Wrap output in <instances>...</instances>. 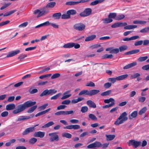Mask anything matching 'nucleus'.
<instances>
[{
    "label": "nucleus",
    "mask_w": 149,
    "mask_h": 149,
    "mask_svg": "<svg viewBox=\"0 0 149 149\" xmlns=\"http://www.w3.org/2000/svg\"><path fill=\"white\" fill-rule=\"evenodd\" d=\"M35 128L34 127H30L26 129L23 132V135H26L30 132H32L35 131Z\"/></svg>",
    "instance_id": "15"
},
{
    "label": "nucleus",
    "mask_w": 149,
    "mask_h": 149,
    "mask_svg": "<svg viewBox=\"0 0 149 149\" xmlns=\"http://www.w3.org/2000/svg\"><path fill=\"white\" fill-rule=\"evenodd\" d=\"M62 136L63 137L66 138L68 139H70L72 137V135L69 133L63 132L62 134Z\"/></svg>",
    "instance_id": "27"
},
{
    "label": "nucleus",
    "mask_w": 149,
    "mask_h": 149,
    "mask_svg": "<svg viewBox=\"0 0 149 149\" xmlns=\"http://www.w3.org/2000/svg\"><path fill=\"white\" fill-rule=\"evenodd\" d=\"M54 124V123L53 121H50L47 124H45L42 127V128H44L49 127Z\"/></svg>",
    "instance_id": "24"
},
{
    "label": "nucleus",
    "mask_w": 149,
    "mask_h": 149,
    "mask_svg": "<svg viewBox=\"0 0 149 149\" xmlns=\"http://www.w3.org/2000/svg\"><path fill=\"white\" fill-rule=\"evenodd\" d=\"M57 92V90L55 89H51L49 90L46 89L43 91L40 94V97H42L48 95H52L55 94Z\"/></svg>",
    "instance_id": "4"
},
{
    "label": "nucleus",
    "mask_w": 149,
    "mask_h": 149,
    "mask_svg": "<svg viewBox=\"0 0 149 149\" xmlns=\"http://www.w3.org/2000/svg\"><path fill=\"white\" fill-rule=\"evenodd\" d=\"M16 11V10H12L11 11L7 12L6 13H5V14L3 15L4 17L7 16L9 15H10L14 13Z\"/></svg>",
    "instance_id": "43"
},
{
    "label": "nucleus",
    "mask_w": 149,
    "mask_h": 149,
    "mask_svg": "<svg viewBox=\"0 0 149 149\" xmlns=\"http://www.w3.org/2000/svg\"><path fill=\"white\" fill-rule=\"evenodd\" d=\"M106 136L107 141H111L115 138V135L111 134L106 135Z\"/></svg>",
    "instance_id": "28"
},
{
    "label": "nucleus",
    "mask_w": 149,
    "mask_h": 149,
    "mask_svg": "<svg viewBox=\"0 0 149 149\" xmlns=\"http://www.w3.org/2000/svg\"><path fill=\"white\" fill-rule=\"evenodd\" d=\"M88 117L89 118L93 120H96L97 119L96 116L93 114H89Z\"/></svg>",
    "instance_id": "47"
},
{
    "label": "nucleus",
    "mask_w": 149,
    "mask_h": 149,
    "mask_svg": "<svg viewBox=\"0 0 149 149\" xmlns=\"http://www.w3.org/2000/svg\"><path fill=\"white\" fill-rule=\"evenodd\" d=\"M37 105L34 106L30 108L27 111V112L28 113H31L34 111L37 108Z\"/></svg>",
    "instance_id": "38"
},
{
    "label": "nucleus",
    "mask_w": 149,
    "mask_h": 149,
    "mask_svg": "<svg viewBox=\"0 0 149 149\" xmlns=\"http://www.w3.org/2000/svg\"><path fill=\"white\" fill-rule=\"evenodd\" d=\"M80 128V126L79 125H67L64 127L65 129H67L69 130L74 129L77 130Z\"/></svg>",
    "instance_id": "12"
},
{
    "label": "nucleus",
    "mask_w": 149,
    "mask_h": 149,
    "mask_svg": "<svg viewBox=\"0 0 149 149\" xmlns=\"http://www.w3.org/2000/svg\"><path fill=\"white\" fill-rule=\"evenodd\" d=\"M146 98L144 97H140L138 98V101L140 102H143L146 100Z\"/></svg>",
    "instance_id": "60"
},
{
    "label": "nucleus",
    "mask_w": 149,
    "mask_h": 149,
    "mask_svg": "<svg viewBox=\"0 0 149 149\" xmlns=\"http://www.w3.org/2000/svg\"><path fill=\"white\" fill-rule=\"evenodd\" d=\"M100 92L98 90L93 89L89 91V96H91L98 93Z\"/></svg>",
    "instance_id": "22"
},
{
    "label": "nucleus",
    "mask_w": 149,
    "mask_h": 149,
    "mask_svg": "<svg viewBox=\"0 0 149 149\" xmlns=\"http://www.w3.org/2000/svg\"><path fill=\"white\" fill-rule=\"evenodd\" d=\"M8 112L7 111H5L2 112L1 114V116L2 117H5L8 116Z\"/></svg>",
    "instance_id": "63"
},
{
    "label": "nucleus",
    "mask_w": 149,
    "mask_h": 149,
    "mask_svg": "<svg viewBox=\"0 0 149 149\" xmlns=\"http://www.w3.org/2000/svg\"><path fill=\"white\" fill-rule=\"evenodd\" d=\"M113 20L110 18H106L103 20V22L105 24H108L112 22Z\"/></svg>",
    "instance_id": "40"
},
{
    "label": "nucleus",
    "mask_w": 149,
    "mask_h": 149,
    "mask_svg": "<svg viewBox=\"0 0 149 149\" xmlns=\"http://www.w3.org/2000/svg\"><path fill=\"white\" fill-rule=\"evenodd\" d=\"M37 140L36 138H33L29 140V142L31 144H33L37 141Z\"/></svg>",
    "instance_id": "48"
},
{
    "label": "nucleus",
    "mask_w": 149,
    "mask_h": 149,
    "mask_svg": "<svg viewBox=\"0 0 149 149\" xmlns=\"http://www.w3.org/2000/svg\"><path fill=\"white\" fill-rule=\"evenodd\" d=\"M56 5V3L54 2H52L48 3L47 5V7L49 8H53Z\"/></svg>",
    "instance_id": "41"
},
{
    "label": "nucleus",
    "mask_w": 149,
    "mask_h": 149,
    "mask_svg": "<svg viewBox=\"0 0 149 149\" xmlns=\"http://www.w3.org/2000/svg\"><path fill=\"white\" fill-rule=\"evenodd\" d=\"M133 23L135 24H144L146 23V22L145 21L136 20L134 21Z\"/></svg>",
    "instance_id": "26"
},
{
    "label": "nucleus",
    "mask_w": 149,
    "mask_h": 149,
    "mask_svg": "<svg viewBox=\"0 0 149 149\" xmlns=\"http://www.w3.org/2000/svg\"><path fill=\"white\" fill-rule=\"evenodd\" d=\"M70 16L67 14V12L66 13L63 14L61 16V18L62 19H68L70 18Z\"/></svg>",
    "instance_id": "36"
},
{
    "label": "nucleus",
    "mask_w": 149,
    "mask_h": 149,
    "mask_svg": "<svg viewBox=\"0 0 149 149\" xmlns=\"http://www.w3.org/2000/svg\"><path fill=\"white\" fill-rule=\"evenodd\" d=\"M128 76V75L127 74L120 75L116 77V79L118 81L123 80L127 78Z\"/></svg>",
    "instance_id": "25"
},
{
    "label": "nucleus",
    "mask_w": 149,
    "mask_h": 149,
    "mask_svg": "<svg viewBox=\"0 0 149 149\" xmlns=\"http://www.w3.org/2000/svg\"><path fill=\"white\" fill-rule=\"evenodd\" d=\"M85 28V25L81 23L75 24L73 26V28L74 29L80 31L84 30Z\"/></svg>",
    "instance_id": "6"
},
{
    "label": "nucleus",
    "mask_w": 149,
    "mask_h": 149,
    "mask_svg": "<svg viewBox=\"0 0 149 149\" xmlns=\"http://www.w3.org/2000/svg\"><path fill=\"white\" fill-rule=\"evenodd\" d=\"M125 17V16L123 14H119L117 15H116L115 20H120L124 19Z\"/></svg>",
    "instance_id": "35"
},
{
    "label": "nucleus",
    "mask_w": 149,
    "mask_h": 149,
    "mask_svg": "<svg viewBox=\"0 0 149 149\" xmlns=\"http://www.w3.org/2000/svg\"><path fill=\"white\" fill-rule=\"evenodd\" d=\"M87 104L90 107L95 108L96 106L95 103L91 100H88L87 101Z\"/></svg>",
    "instance_id": "19"
},
{
    "label": "nucleus",
    "mask_w": 149,
    "mask_h": 149,
    "mask_svg": "<svg viewBox=\"0 0 149 149\" xmlns=\"http://www.w3.org/2000/svg\"><path fill=\"white\" fill-rule=\"evenodd\" d=\"M138 112L137 111H135L132 112L129 115V118L130 120H132L135 118L137 116Z\"/></svg>",
    "instance_id": "17"
},
{
    "label": "nucleus",
    "mask_w": 149,
    "mask_h": 149,
    "mask_svg": "<svg viewBox=\"0 0 149 149\" xmlns=\"http://www.w3.org/2000/svg\"><path fill=\"white\" fill-rule=\"evenodd\" d=\"M88 110V108L87 107L84 106L81 107V111L82 113H84L87 112Z\"/></svg>",
    "instance_id": "54"
},
{
    "label": "nucleus",
    "mask_w": 149,
    "mask_h": 149,
    "mask_svg": "<svg viewBox=\"0 0 149 149\" xmlns=\"http://www.w3.org/2000/svg\"><path fill=\"white\" fill-rule=\"evenodd\" d=\"M67 12V14H68L70 16L71 15H74L77 13L76 11L73 9L68 10Z\"/></svg>",
    "instance_id": "33"
},
{
    "label": "nucleus",
    "mask_w": 149,
    "mask_h": 149,
    "mask_svg": "<svg viewBox=\"0 0 149 149\" xmlns=\"http://www.w3.org/2000/svg\"><path fill=\"white\" fill-rule=\"evenodd\" d=\"M141 142L140 141H137L134 140H130L128 142L129 146H132L134 148H136L141 145Z\"/></svg>",
    "instance_id": "5"
},
{
    "label": "nucleus",
    "mask_w": 149,
    "mask_h": 149,
    "mask_svg": "<svg viewBox=\"0 0 149 149\" xmlns=\"http://www.w3.org/2000/svg\"><path fill=\"white\" fill-rule=\"evenodd\" d=\"M137 27L136 25H127L124 27V29L126 30H130L136 28Z\"/></svg>",
    "instance_id": "23"
},
{
    "label": "nucleus",
    "mask_w": 149,
    "mask_h": 149,
    "mask_svg": "<svg viewBox=\"0 0 149 149\" xmlns=\"http://www.w3.org/2000/svg\"><path fill=\"white\" fill-rule=\"evenodd\" d=\"M148 58V57L147 56L141 57L138 58V60L139 62H143L146 60Z\"/></svg>",
    "instance_id": "50"
},
{
    "label": "nucleus",
    "mask_w": 149,
    "mask_h": 149,
    "mask_svg": "<svg viewBox=\"0 0 149 149\" xmlns=\"http://www.w3.org/2000/svg\"><path fill=\"white\" fill-rule=\"evenodd\" d=\"M116 79V78H110L108 79V80L109 81L111 82L113 84L117 80V79Z\"/></svg>",
    "instance_id": "52"
},
{
    "label": "nucleus",
    "mask_w": 149,
    "mask_h": 149,
    "mask_svg": "<svg viewBox=\"0 0 149 149\" xmlns=\"http://www.w3.org/2000/svg\"><path fill=\"white\" fill-rule=\"evenodd\" d=\"M147 110V108L146 107H144L141 109L139 112V114L141 115L143 113H144Z\"/></svg>",
    "instance_id": "49"
},
{
    "label": "nucleus",
    "mask_w": 149,
    "mask_h": 149,
    "mask_svg": "<svg viewBox=\"0 0 149 149\" xmlns=\"http://www.w3.org/2000/svg\"><path fill=\"white\" fill-rule=\"evenodd\" d=\"M36 103V102H32L31 100L27 101L23 104L19 105L17 108L13 110L12 113L14 114L19 113L25 110L26 108L31 107L35 105Z\"/></svg>",
    "instance_id": "1"
},
{
    "label": "nucleus",
    "mask_w": 149,
    "mask_h": 149,
    "mask_svg": "<svg viewBox=\"0 0 149 149\" xmlns=\"http://www.w3.org/2000/svg\"><path fill=\"white\" fill-rule=\"evenodd\" d=\"M104 1V0H96L91 2L90 3V5L91 6H94L99 3H101Z\"/></svg>",
    "instance_id": "31"
},
{
    "label": "nucleus",
    "mask_w": 149,
    "mask_h": 149,
    "mask_svg": "<svg viewBox=\"0 0 149 149\" xmlns=\"http://www.w3.org/2000/svg\"><path fill=\"white\" fill-rule=\"evenodd\" d=\"M86 86H87L94 87L95 86V84L93 82L90 81L86 84Z\"/></svg>",
    "instance_id": "55"
},
{
    "label": "nucleus",
    "mask_w": 149,
    "mask_h": 149,
    "mask_svg": "<svg viewBox=\"0 0 149 149\" xmlns=\"http://www.w3.org/2000/svg\"><path fill=\"white\" fill-rule=\"evenodd\" d=\"M61 13H58L54 14L52 17L55 19H58L61 18Z\"/></svg>",
    "instance_id": "30"
},
{
    "label": "nucleus",
    "mask_w": 149,
    "mask_h": 149,
    "mask_svg": "<svg viewBox=\"0 0 149 149\" xmlns=\"http://www.w3.org/2000/svg\"><path fill=\"white\" fill-rule=\"evenodd\" d=\"M96 37V36L95 35H92L87 37L85 39L86 42L91 41L93 40Z\"/></svg>",
    "instance_id": "20"
},
{
    "label": "nucleus",
    "mask_w": 149,
    "mask_h": 149,
    "mask_svg": "<svg viewBox=\"0 0 149 149\" xmlns=\"http://www.w3.org/2000/svg\"><path fill=\"white\" fill-rule=\"evenodd\" d=\"M47 13L44 10H36L34 11V13L36 15H37V17H40Z\"/></svg>",
    "instance_id": "13"
},
{
    "label": "nucleus",
    "mask_w": 149,
    "mask_h": 149,
    "mask_svg": "<svg viewBox=\"0 0 149 149\" xmlns=\"http://www.w3.org/2000/svg\"><path fill=\"white\" fill-rule=\"evenodd\" d=\"M72 95L70 90H68L65 92L63 94V96L61 98V100H65L68 98Z\"/></svg>",
    "instance_id": "11"
},
{
    "label": "nucleus",
    "mask_w": 149,
    "mask_h": 149,
    "mask_svg": "<svg viewBox=\"0 0 149 149\" xmlns=\"http://www.w3.org/2000/svg\"><path fill=\"white\" fill-rule=\"evenodd\" d=\"M111 90H108L102 93L101 94V95L102 96L108 95L110 94H111Z\"/></svg>",
    "instance_id": "37"
},
{
    "label": "nucleus",
    "mask_w": 149,
    "mask_h": 149,
    "mask_svg": "<svg viewBox=\"0 0 149 149\" xmlns=\"http://www.w3.org/2000/svg\"><path fill=\"white\" fill-rule=\"evenodd\" d=\"M89 91L88 90H84L81 91L78 94L79 95H89Z\"/></svg>",
    "instance_id": "34"
},
{
    "label": "nucleus",
    "mask_w": 149,
    "mask_h": 149,
    "mask_svg": "<svg viewBox=\"0 0 149 149\" xmlns=\"http://www.w3.org/2000/svg\"><path fill=\"white\" fill-rule=\"evenodd\" d=\"M27 56L26 54H21L18 57V59H19L20 60L24 58H25Z\"/></svg>",
    "instance_id": "56"
},
{
    "label": "nucleus",
    "mask_w": 149,
    "mask_h": 149,
    "mask_svg": "<svg viewBox=\"0 0 149 149\" xmlns=\"http://www.w3.org/2000/svg\"><path fill=\"white\" fill-rule=\"evenodd\" d=\"M81 3V2H80L79 1H70L67 2L66 3V4L70 6H72L76 4H77L79 3Z\"/></svg>",
    "instance_id": "32"
},
{
    "label": "nucleus",
    "mask_w": 149,
    "mask_h": 149,
    "mask_svg": "<svg viewBox=\"0 0 149 149\" xmlns=\"http://www.w3.org/2000/svg\"><path fill=\"white\" fill-rule=\"evenodd\" d=\"M49 140L50 142H53L55 141H57L59 138L57 133L56 132L50 133L49 134Z\"/></svg>",
    "instance_id": "3"
},
{
    "label": "nucleus",
    "mask_w": 149,
    "mask_h": 149,
    "mask_svg": "<svg viewBox=\"0 0 149 149\" xmlns=\"http://www.w3.org/2000/svg\"><path fill=\"white\" fill-rule=\"evenodd\" d=\"M142 69L144 70H149V64L145 65L142 67Z\"/></svg>",
    "instance_id": "64"
},
{
    "label": "nucleus",
    "mask_w": 149,
    "mask_h": 149,
    "mask_svg": "<svg viewBox=\"0 0 149 149\" xmlns=\"http://www.w3.org/2000/svg\"><path fill=\"white\" fill-rule=\"evenodd\" d=\"M143 43V41L140 40L134 43V45L135 46L141 45Z\"/></svg>",
    "instance_id": "61"
},
{
    "label": "nucleus",
    "mask_w": 149,
    "mask_h": 149,
    "mask_svg": "<svg viewBox=\"0 0 149 149\" xmlns=\"http://www.w3.org/2000/svg\"><path fill=\"white\" fill-rule=\"evenodd\" d=\"M136 65L137 63L136 62H134L126 65L123 67V68L124 70L127 69L131 68Z\"/></svg>",
    "instance_id": "18"
},
{
    "label": "nucleus",
    "mask_w": 149,
    "mask_h": 149,
    "mask_svg": "<svg viewBox=\"0 0 149 149\" xmlns=\"http://www.w3.org/2000/svg\"><path fill=\"white\" fill-rule=\"evenodd\" d=\"M127 48V46H123L120 47L119 49V51L122 52L126 50Z\"/></svg>",
    "instance_id": "51"
},
{
    "label": "nucleus",
    "mask_w": 149,
    "mask_h": 149,
    "mask_svg": "<svg viewBox=\"0 0 149 149\" xmlns=\"http://www.w3.org/2000/svg\"><path fill=\"white\" fill-rule=\"evenodd\" d=\"M20 52V51L19 49L9 52L6 55V57L9 58L19 54Z\"/></svg>",
    "instance_id": "9"
},
{
    "label": "nucleus",
    "mask_w": 149,
    "mask_h": 149,
    "mask_svg": "<svg viewBox=\"0 0 149 149\" xmlns=\"http://www.w3.org/2000/svg\"><path fill=\"white\" fill-rule=\"evenodd\" d=\"M102 146V144L99 141H95L94 143L88 145L87 148H98Z\"/></svg>",
    "instance_id": "8"
},
{
    "label": "nucleus",
    "mask_w": 149,
    "mask_h": 149,
    "mask_svg": "<svg viewBox=\"0 0 149 149\" xmlns=\"http://www.w3.org/2000/svg\"><path fill=\"white\" fill-rule=\"evenodd\" d=\"M55 115L56 116L61 115H66L65 111H58L55 113Z\"/></svg>",
    "instance_id": "42"
},
{
    "label": "nucleus",
    "mask_w": 149,
    "mask_h": 149,
    "mask_svg": "<svg viewBox=\"0 0 149 149\" xmlns=\"http://www.w3.org/2000/svg\"><path fill=\"white\" fill-rule=\"evenodd\" d=\"M116 15L117 14L115 13H110L109 14L108 17L109 18L111 19H112V18H114L115 19Z\"/></svg>",
    "instance_id": "39"
},
{
    "label": "nucleus",
    "mask_w": 149,
    "mask_h": 149,
    "mask_svg": "<svg viewBox=\"0 0 149 149\" xmlns=\"http://www.w3.org/2000/svg\"><path fill=\"white\" fill-rule=\"evenodd\" d=\"M149 31V26L147 27H145L142 29L140 30V32L141 33H147Z\"/></svg>",
    "instance_id": "44"
},
{
    "label": "nucleus",
    "mask_w": 149,
    "mask_h": 149,
    "mask_svg": "<svg viewBox=\"0 0 149 149\" xmlns=\"http://www.w3.org/2000/svg\"><path fill=\"white\" fill-rule=\"evenodd\" d=\"M92 10L90 8L86 9L84 10L79 14V15L81 17H85L90 15L91 13Z\"/></svg>",
    "instance_id": "7"
},
{
    "label": "nucleus",
    "mask_w": 149,
    "mask_h": 149,
    "mask_svg": "<svg viewBox=\"0 0 149 149\" xmlns=\"http://www.w3.org/2000/svg\"><path fill=\"white\" fill-rule=\"evenodd\" d=\"M127 115L126 112L123 113L114 122V124L118 126L123 123L128 119V118L127 117Z\"/></svg>",
    "instance_id": "2"
},
{
    "label": "nucleus",
    "mask_w": 149,
    "mask_h": 149,
    "mask_svg": "<svg viewBox=\"0 0 149 149\" xmlns=\"http://www.w3.org/2000/svg\"><path fill=\"white\" fill-rule=\"evenodd\" d=\"M34 116V115L31 114L30 116H20L17 120V121L24 120H26L29 119L31 118H33Z\"/></svg>",
    "instance_id": "10"
},
{
    "label": "nucleus",
    "mask_w": 149,
    "mask_h": 149,
    "mask_svg": "<svg viewBox=\"0 0 149 149\" xmlns=\"http://www.w3.org/2000/svg\"><path fill=\"white\" fill-rule=\"evenodd\" d=\"M74 42H69L64 44L63 47L65 48H70L74 47Z\"/></svg>",
    "instance_id": "21"
},
{
    "label": "nucleus",
    "mask_w": 149,
    "mask_h": 149,
    "mask_svg": "<svg viewBox=\"0 0 149 149\" xmlns=\"http://www.w3.org/2000/svg\"><path fill=\"white\" fill-rule=\"evenodd\" d=\"M60 76V74L58 73H56L52 75L51 77L52 79H53L59 77Z\"/></svg>",
    "instance_id": "57"
},
{
    "label": "nucleus",
    "mask_w": 149,
    "mask_h": 149,
    "mask_svg": "<svg viewBox=\"0 0 149 149\" xmlns=\"http://www.w3.org/2000/svg\"><path fill=\"white\" fill-rule=\"evenodd\" d=\"M111 83L107 82L104 84V88H108L111 86Z\"/></svg>",
    "instance_id": "58"
},
{
    "label": "nucleus",
    "mask_w": 149,
    "mask_h": 149,
    "mask_svg": "<svg viewBox=\"0 0 149 149\" xmlns=\"http://www.w3.org/2000/svg\"><path fill=\"white\" fill-rule=\"evenodd\" d=\"M15 107V105L14 104H10L6 106V109L7 110H11L14 109Z\"/></svg>",
    "instance_id": "16"
},
{
    "label": "nucleus",
    "mask_w": 149,
    "mask_h": 149,
    "mask_svg": "<svg viewBox=\"0 0 149 149\" xmlns=\"http://www.w3.org/2000/svg\"><path fill=\"white\" fill-rule=\"evenodd\" d=\"M61 93H59L56 94V95L51 97L50 99L52 100H56L57 98H58L61 95Z\"/></svg>",
    "instance_id": "53"
},
{
    "label": "nucleus",
    "mask_w": 149,
    "mask_h": 149,
    "mask_svg": "<svg viewBox=\"0 0 149 149\" xmlns=\"http://www.w3.org/2000/svg\"><path fill=\"white\" fill-rule=\"evenodd\" d=\"M110 102L111 103H114L113 106L115 104V100L113 98H111L109 99H105L104 100V102L105 103H109Z\"/></svg>",
    "instance_id": "29"
},
{
    "label": "nucleus",
    "mask_w": 149,
    "mask_h": 149,
    "mask_svg": "<svg viewBox=\"0 0 149 149\" xmlns=\"http://www.w3.org/2000/svg\"><path fill=\"white\" fill-rule=\"evenodd\" d=\"M10 4H11V3H5L4 4V5L3 6H2L1 8L0 9L1 10H2L6 8H7L10 5Z\"/></svg>",
    "instance_id": "59"
},
{
    "label": "nucleus",
    "mask_w": 149,
    "mask_h": 149,
    "mask_svg": "<svg viewBox=\"0 0 149 149\" xmlns=\"http://www.w3.org/2000/svg\"><path fill=\"white\" fill-rule=\"evenodd\" d=\"M45 134V132L41 131H38L36 132L33 134V136L35 137H39L40 138H43Z\"/></svg>",
    "instance_id": "14"
},
{
    "label": "nucleus",
    "mask_w": 149,
    "mask_h": 149,
    "mask_svg": "<svg viewBox=\"0 0 149 149\" xmlns=\"http://www.w3.org/2000/svg\"><path fill=\"white\" fill-rule=\"evenodd\" d=\"M28 24L27 22H24L19 26V28L24 27L26 26Z\"/></svg>",
    "instance_id": "62"
},
{
    "label": "nucleus",
    "mask_w": 149,
    "mask_h": 149,
    "mask_svg": "<svg viewBox=\"0 0 149 149\" xmlns=\"http://www.w3.org/2000/svg\"><path fill=\"white\" fill-rule=\"evenodd\" d=\"M119 52V49L118 48H115L113 49V47H112V50L111 52H110V53L116 54L118 53Z\"/></svg>",
    "instance_id": "46"
},
{
    "label": "nucleus",
    "mask_w": 149,
    "mask_h": 149,
    "mask_svg": "<svg viewBox=\"0 0 149 149\" xmlns=\"http://www.w3.org/2000/svg\"><path fill=\"white\" fill-rule=\"evenodd\" d=\"M141 74L140 73H136L133 74H131L130 76V78L131 79L136 78L140 76Z\"/></svg>",
    "instance_id": "45"
}]
</instances>
